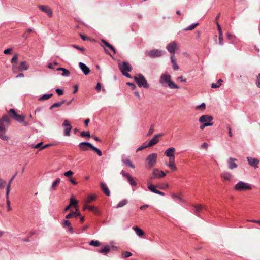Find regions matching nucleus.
I'll return each instance as SVG.
<instances>
[{
  "instance_id": "nucleus-16",
  "label": "nucleus",
  "mask_w": 260,
  "mask_h": 260,
  "mask_svg": "<svg viewBox=\"0 0 260 260\" xmlns=\"http://www.w3.org/2000/svg\"><path fill=\"white\" fill-rule=\"evenodd\" d=\"M162 136V134L155 135L147 144V146L152 147L159 142V137Z\"/></svg>"
},
{
  "instance_id": "nucleus-52",
  "label": "nucleus",
  "mask_w": 260,
  "mask_h": 260,
  "mask_svg": "<svg viewBox=\"0 0 260 260\" xmlns=\"http://www.w3.org/2000/svg\"><path fill=\"white\" fill-rule=\"evenodd\" d=\"M70 75V72L67 69H66L65 68L63 69L62 70V75L63 76H68Z\"/></svg>"
},
{
  "instance_id": "nucleus-56",
  "label": "nucleus",
  "mask_w": 260,
  "mask_h": 260,
  "mask_svg": "<svg viewBox=\"0 0 260 260\" xmlns=\"http://www.w3.org/2000/svg\"><path fill=\"white\" fill-rule=\"evenodd\" d=\"M75 214L74 213V211H71L69 214L67 215L66 216V218L69 219L72 218L73 217H74V215Z\"/></svg>"
},
{
  "instance_id": "nucleus-31",
  "label": "nucleus",
  "mask_w": 260,
  "mask_h": 260,
  "mask_svg": "<svg viewBox=\"0 0 260 260\" xmlns=\"http://www.w3.org/2000/svg\"><path fill=\"white\" fill-rule=\"evenodd\" d=\"M60 182V179L59 178L56 179V180L52 184V185L50 187V190H54L56 188V187L58 185Z\"/></svg>"
},
{
  "instance_id": "nucleus-59",
  "label": "nucleus",
  "mask_w": 260,
  "mask_h": 260,
  "mask_svg": "<svg viewBox=\"0 0 260 260\" xmlns=\"http://www.w3.org/2000/svg\"><path fill=\"white\" fill-rule=\"evenodd\" d=\"M205 107H206L205 104V103H202L200 105L198 106L196 108L197 109H202L203 110H204L205 109Z\"/></svg>"
},
{
  "instance_id": "nucleus-46",
  "label": "nucleus",
  "mask_w": 260,
  "mask_h": 260,
  "mask_svg": "<svg viewBox=\"0 0 260 260\" xmlns=\"http://www.w3.org/2000/svg\"><path fill=\"white\" fill-rule=\"evenodd\" d=\"M198 25H199V23L193 24L187 27L184 30H191L194 29Z\"/></svg>"
},
{
  "instance_id": "nucleus-19",
  "label": "nucleus",
  "mask_w": 260,
  "mask_h": 260,
  "mask_svg": "<svg viewBox=\"0 0 260 260\" xmlns=\"http://www.w3.org/2000/svg\"><path fill=\"white\" fill-rule=\"evenodd\" d=\"M79 66L85 75H86L89 73L90 70L86 64L82 62H79Z\"/></svg>"
},
{
  "instance_id": "nucleus-30",
  "label": "nucleus",
  "mask_w": 260,
  "mask_h": 260,
  "mask_svg": "<svg viewBox=\"0 0 260 260\" xmlns=\"http://www.w3.org/2000/svg\"><path fill=\"white\" fill-rule=\"evenodd\" d=\"M175 159L171 158V159H169V164H168V166L170 167L173 170H176L177 168L175 166L174 163Z\"/></svg>"
},
{
  "instance_id": "nucleus-21",
  "label": "nucleus",
  "mask_w": 260,
  "mask_h": 260,
  "mask_svg": "<svg viewBox=\"0 0 260 260\" xmlns=\"http://www.w3.org/2000/svg\"><path fill=\"white\" fill-rule=\"evenodd\" d=\"M91 144L88 142H81L79 144V147L80 150L83 151H86L88 150V148H90Z\"/></svg>"
},
{
  "instance_id": "nucleus-22",
  "label": "nucleus",
  "mask_w": 260,
  "mask_h": 260,
  "mask_svg": "<svg viewBox=\"0 0 260 260\" xmlns=\"http://www.w3.org/2000/svg\"><path fill=\"white\" fill-rule=\"evenodd\" d=\"M84 210L85 209H88L89 211L93 212L95 214H99V210L95 207L85 205L84 206L83 208Z\"/></svg>"
},
{
  "instance_id": "nucleus-42",
  "label": "nucleus",
  "mask_w": 260,
  "mask_h": 260,
  "mask_svg": "<svg viewBox=\"0 0 260 260\" xmlns=\"http://www.w3.org/2000/svg\"><path fill=\"white\" fill-rule=\"evenodd\" d=\"M89 245H91V246H95V247H98V246H100L101 243L98 240H96V241L92 240V241H91L90 242Z\"/></svg>"
},
{
  "instance_id": "nucleus-23",
  "label": "nucleus",
  "mask_w": 260,
  "mask_h": 260,
  "mask_svg": "<svg viewBox=\"0 0 260 260\" xmlns=\"http://www.w3.org/2000/svg\"><path fill=\"white\" fill-rule=\"evenodd\" d=\"M100 185L102 191L105 193L106 196H109L110 195V192L106 184L104 182H101Z\"/></svg>"
},
{
  "instance_id": "nucleus-43",
  "label": "nucleus",
  "mask_w": 260,
  "mask_h": 260,
  "mask_svg": "<svg viewBox=\"0 0 260 260\" xmlns=\"http://www.w3.org/2000/svg\"><path fill=\"white\" fill-rule=\"evenodd\" d=\"M127 180H128L129 184L131 185H132V186H136L137 185L136 182L134 181V180L133 179V178L131 176H128Z\"/></svg>"
},
{
  "instance_id": "nucleus-60",
  "label": "nucleus",
  "mask_w": 260,
  "mask_h": 260,
  "mask_svg": "<svg viewBox=\"0 0 260 260\" xmlns=\"http://www.w3.org/2000/svg\"><path fill=\"white\" fill-rule=\"evenodd\" d=\"M18 60V55L17 54H15L13 57L11 59V62L13 63L16 62Z\"/></svg>"
},
{
  "instance_id": "nucleus-20",
  "label": "nucleus",
  "mask_w": 260,
  "mask_h": 260,
  "mask_svg": "<svg viewBox=\"0 0 260 260\" xmlns=\"http://www.w3.org/2000/svg\"><path fill=\"white\" fill-rule=\"evenodd\" d=\"M193 206L194 208V214L198 216H199L200 212H201L203 209H206L205 206L202 205H193Z\"/></svg>"
},
{
  "instance_id": "nucleus-51",
  "label": "nucleus",
  "mask_w": 260,
  "mask_h": 260,
  "mask_svg": "<svg viewBox=\"0 0 260 260\" xmlns=\"http://www.w3.org/2000/svg\"><path fill=\"white\" fill-rule=\"evenodd\" d=\"M74 174L73 172L69 170L64 173V175L67 177H70Z\"/></svg>"
},
{
  "instance_id": "nucleus-18",
  "label": "nucleus",
  "mask_w": 260,
  "mask_h": 260,
  "mask_svg": "<svg viewBox=\"0 0 260 260\" xmlns=\"http://www.w3.org/2000/svg\"><path fill=\"white\" fill-rule=\"evenodd\" d=\"M247 159L249 165H250L251 166H253L255 168L257 167V165L259 163L258 159L250 157H248Z\"/></svg>"
},
{
  "instance_id": "nucleus-50",
  "label": "nucleus",
  "mask_w": 260,
  "mask_h": 260,
  "mask_svg": "<svg viewBox=\"0 0 260 260\" xmlns=\"http://www.w3.org/2000/svg\"><path fill=\"white\" fill-rule=\"evenodd\" d=\"M219 44L220 45H221V46L223 45V34L219 35Z\"/></svg>"
},
{
  "instance_id": "nucleus-57",
  "label": "nucleus",
  "mask_w": 260,
  "mask_h": 260,
  "mask_svg": "<svg viewBox=\"0 0 260 260\" xmlns=\"http://www.w3.org/2000/svg\"><path fill=\"white\" fill-rule=\"evenodd\" d=\"M256 84L258 87L260 88V74L257 76Z\"/></svg>"
},
{
  "instance_id": "nucleus-38",
  "label": "nucleus",
  "mask_w": 260,
  "mask_h": 260,
  "mask_svg": "<svg viewBox=\"0 0 260 260\" xmlns=\"http://www.w3.org/2000/svg\"><path fill=\"white\" fill-rule=\"evenodd\" d=\"M53 96L52 94H44L42 96H41L39 99V101H45L49 99V98H51Z\"/></svg>"
},
{
  "instance_id": "nucleus-55",
  "label": "nucleus",
  "mask_w": 260,
  "mask_h": 260,
  "mask_svg": "<svg viewBox=\"0 0 260 260\" xmlns=\"http://www.w3.org/2000/svg\"><path fill=\"white\" fill-rule=\"evenodd\" d=\"M154 125L153 124H152L151 126V127H150V129H149V131H148V133L147 134V136H150L152 134V133L154 132Z\"/></svg>"
},
{
  "instance_id": "nucleus-34",
  "label": "nucleus",
  "mask_w": 260,
  "mask_h": 260,
  "mask_svg": "<svg viewBox=\"0 0 260 260\" xmlns=\"http://www.w3.org/2000/svg\"><path fill=\"white\" fill-rule=\"evenodd\" d=\"M122 162L125 165L128 166L129 167H130L132 168H135L134 165L132 164V162H131V161L129 159H128V158L122 159Z\"/></svg>"
},
{
  "instance_id": "nucleus-53",
  "label": "nucleus",
  "mask_w": 260,
  "mask_h": 260,
  "mask_svg": "<svg viewBox=\"0 0 260 260\" xmlns=\"http://www.w3.org/2000/svg\"><path fill=\"white\" fill-rule=\"evenodd\" d=\"M72 46L79 50H80L81 51H82V53H84V51H85V49L83 47H80L79 46H78L77 45H72Z\"/></svg>"
},
{
  "instance_id": "nucleus-61",
  "label": "nucleus",
  "mask_w": 260,
  "mask_h": 260,
  "mask_svg": "<svg viewBox=\"0 0 260 260\" xmlns=\"http://www.w3.org/2000/svg\"><path fill=\"white\" fill-rule=\"evenodd\" d=\"M55 91H56V93L57 94H58L59 95H61L63 93V90L61 89H56L55 90Z\"/></svg>"
},
{
  "instance_id": "nucleus-24",
  "label": "nucleus",
  "mask_w": 260,
  "mask_h": 260,
  "mask_svg": "<svg viewBox=\"0 0 260 260\" xmlns=\"http://www.w3.org/2000/svg\"><path fill=\"white\" fill-rule=\"evenodd\" d=\"M7 129L0 130V138L4 141H8L9 140V137L6 134Z\"/></svg>"
},
{
  "instance_id": "nucleus-29",
  "label": "nucleus",
  "mask_w": 260,
  "mask_h": 260,
  "mask_svg": "<svg viewBox=\"0 0 260 260\" xmlns=\"http://www.w3.org/2000/svg\"><path fill=\"white\" fill-rule=\"evenodd\" d=\"M63 227H68L69 231L71 233H73L74 232L73 228L71 225V223L69 220H65L63 222Z\"/></svg>"
},
{
  "instance_id": "nucleus-63",
  "label": "nucleus",
  "mask_w": 260,
  "mask_h": 260,
  "mask_svg": "<svg viewBox=\"0 0 260 260\" xmlns=\"http://www.w3.org/2000/svg\"><path fill=\"white\" fill-rule=\"evenodd\" d=\"M126 84L127 85L129 86L130 87H131L133 90L135 89L136 87V85L134 83H132L127 82L126 83Z\"/></svg>"
},
{
  "instance_id": "nucleus-37",
  "label": "nucleus",
  "mask_w": 260,
  "mask_h": 260,
  "mask_svg": "<svg viewBox=\"0 0 260 260\" xmlns=\"http://www.w3.org/2000/svg\"><path fill=\"white\" fill-rule=\"evenodd\" d=\"M127 203H128L127 200L126 199H124V200H122L121 201H120L117 204L116 208H118L122 207L124 206V205H125L126 204H127Z\"/></svg>"
},
{
  "instance_id": "nucleus-5",
  "label": "nucleus",
  "mask_w": 260,
  "mask_h": 260,
  "mask_svg": "<svg viewBox=\"0 0 260 260\" xmlns=\"http://www.w3.org/2000/svg\"><path fill=\"white\" fill-rule=\"evenodd\" d=\"M157 158V154L156 153L149 155L146 158V161L147 162L146 167L148 169H150L153 167L156 162Z\"/></svg>"
},
{
  "instance_id": "nucleus-49",
  "label": "nucleus",
  "mask_w": 260,
  "mask_h": 260,
  "mask_svg": "<svg viewBox=\"0 0 260 260\" xmlns=\"http://www.w3.org/2000/svg\"><path fill=\"white\" fill-rule=\"evenodd\" d=\"M33 31V30L31 28H29L26 32H25L23 35V37L27 38H28V34L29 33H31Z\"/></svg>"
},
{
  "instance_id": "nucleus-3",
  "label": "nucleus",
  "mask_w": 260,
  "mask_h": 260,
  "mask_svg": "<svg viewBox=\"0 0 260 260\" xmlns=\"http://www.w3.org/2000/svg\"><path fill=\"white\" fill-rule=\"evenodd\" d=\"M134 80L139 87H143L145 89H148L149 87V85L142 74H139L137 76H135Z\"/></svg>"
},
{
  "instance_id": "nucleus-26",
  "label": "nucleus",
  "mask_w": 260,
  "mask_h": 260,
  "mask_svg": "<svg viewBox=\"0 0 260 260\" xmlns=\"http://www.w3.org/2000/svg\"><path fill=\"white\" fill-rule=\"evenodd\" d=\"M133 229L135 231L136 234L142 237L144 235V231L138 226H134Z\"/></svg>"
},
{
  "instance_id": "nucleus-40",
  "label": "nucleus",
  "mask_w": 260,
  "mask_h": 260,
  "mask_svg": "<svg viewBox=\"0 0 260 260\" xmlns=\"http://www.w3.org/2000/svg\"><path fill=\"white\" fill-rule=\"evenodd\" d=\"M96 199V196L92 194H90L88 196L87 199L86 200L87 203H91L93 201H94Z\"/></svg>"
},
{
  "instance_id": "nucleus-28",
  "label": "nucleus",
  "mask_w": 260,
  "mask_h": 260,
  "mask_svg": "<svg viewBox=\"0 0 260 260\" xmlns=\"http://www.w3.org/2000/svg\"><path fill=\"white\" fill-rule=\"evenodd\" d=\"M28 69V66L26 61L21 62L19 67V71H22L23 70H27Z\"/></svg>"
},
{
  "instance_id": "nucleus-13",
  "label": "nucleus",
  "mask_w": 260,
  "mask_h": 260,
  "mask_svg": "<svg viewBox=\"0 0 260 260\" xmlns=\"http://www.w3.org/2000/svg\"><path fill=\"white\" fill-rule=\"evenodd\" d=\"M220 176L225 181H231L233 178L232 174L228 171L223 172L221 174Z\"/></svg>"
},
{
  "instance_id": "nucleus-17",
  "label": "nucleus",
  "mask_w": 260,
  "mask_h": 260,
  "mask_svg": "<svg viewBox=\"0 0 260 260\" xmlns=\"http://www.w3.org/2000/svg\"><path fill=\"white\" fill-rule=\"evenodd\" d=\"M213 120V117L211 116L205 115H202L199 118V122L201 123H211V121Z\"/></svg>"
},
{
  "instance_id": "nucleus-62",
  "label": "nucleus",
  "mask_w": 260,
  "mask_h": 260,
  "mask_svg": "<svg viewBox=\"0 0 260 260\" xmlns=\"http://www.w3.org/2000/svg\"><path fill=\"white\" fill-rule=\"evenodd\" d=\"M216 25H217V28H218V32H219V35L222 34V31L220 25H219V23L218 22H216Z\"/></svg>"
},
{
  "instance_id": "nucleus-9",
  "label": "nucleus",
  "mask_w": 260,
  "mask_h": 260,
  "mask_svg": "<svg viewBox=\"0 0 260 260\" xmlns=\"http://www.w3.org/2000/svg\"><path fill=\"white\" fill-rule=\"evenodd\" d=\"M152 175V176L150 178L151 179L155 178H161L166 175V173L164 171L159 170L157 168H155L153 170Z\"/></svg>"
},
{
  "instance_id": "nucleus-47",
  "label": "nucleus",
  "mask_w": 260,
  "mask_h": 260,
  "mask_svg": "<svg viewBox=\"0 0 260 260\" xmlns=\"http://www.w3.org/2000/svg\"><path fill=\"white\" fill-rule=\"evenodd\" d=\"M148 188L151 191L154 193H155V191L157 190L153 185L150 184V183H149Z\"/></svg>"
},
{
  "instance_id": "nucleus-8",
  "label": "nucleus",
  "mask_w": 260,
  "mask_h": 260,
  "mask_svg": "<svg viewBox=\"0 0 260 260\" xmlns=\"http://www.w3.org/2000/svg\"><path fill=\"white\" fill-rule=\"evenodd\" d=\"M166 48L171 55H174L176 51L179 49V47L176 42H172L168 44Z\"/></svg>"
},
{
  "instance_id": "nucleus-39",
  "label": "nucleus",
  "mask_w": 260,
  "mask_h": 260,
  "mask_svg": "<svg viewBox=\"0 0 260 260\" xmlns=\"http://www.w3.org/2000/svg\"><path fill=\"white\" fill-rule=\"evenodd\" d=\"M110 247L109 246L107 245V246H105L103 248L101 249L99 251V252L106 254L110 251Z\"/></svg>"
},
{
  "instance_id": "nucleus-4",
  "label": "nucleus",
  "mask_w": 260,
  "mask_h": 260,
  "mask_svg": "<svg viewBox=\"0 0 260 260\" xmlns=\"http://www.w3.org/2000/svg\"><path fill=\"white\" fill-rule=\"evenodd\" d=\"M234 188L237 191H242L251 190L252 187L248 183L243 181H239L235 185Z\"/></svg>"
},
{
  "instance_id": "nucleus-35",
  "label": "nucleus",
  "mask_w": 260,
  "mask_h": 260,
  "mask_svg": "<svg viewBox=\"0 0 260 260\" xmlns=\"http://www.w3.org/2000/svg\"><path fill=\"white\" fill-rule=\"evenodd\" d=\"M9 193L6 192V203L7 205V210L8 211H10L12 210L11 207H10V201L9 199Z\"/></svg>"
},
{
  "instance_id": "nucleus-48",
  "label": "nucleus",
  "mask_w": 260,
  "mask_h": 260,
  "mask_svg": "<svg viewBox=\"0 0 260 260\" xmlns=\"http://www.w3.org/2000/svg\"><path fill=\"white\" fill-rule=\"evenodd\" d=\"M213 125V123H205L200 126V129L201 130H203L205 127L208 126H212Z\"/></svg>"
},
{
  "instance_id": "nucleus-54",
  "label": "nucleus",
  "mask_w": 260,
  "mask_h": 260,
  "mask_svg": "<svg viewBox=\"0 0 260 260\" xmlns=\"http://www.w3.org/2000/svg\"><path fill=\"white\" fill-rule=\"evenodd\" d=\"M81 136L82 137H90V133L89 132L83 131L81 133Z\"/></svg>"
},
{
  "instance_id": "nucleus-7",
  "label": "nucleus",
  "mask_w": 260,
  "mask_h": 260,
  "mask_svg": "<svg viewBox=\"0 0 260 260\" xmlns=\"http://www.w3.org/2000/svg\"><path fill=\"white\" fill-rule=\"evenodd\" d=\"M118 67L121 73L131 72L132 70V66L127 62L122 61L118 63Z\"/></svg>"
},
{
  "instance_id": "nucleus-10",
  "label": "nucleus",
  "mask_w": 260,
  "mask_h": 260,
  "mask_svg": "<svg viewBox=\"0 0 260 260\" xmlns=\"http://www.w3.org/2000/svg\"><path fill=\"white\" fill-rule=\"evenodd\" d=\"M62 126L64 127V135L69 136L70 135V131L72 128L70 121L67 119H65L62 124Z\"/></svg>"
},
{
  "instance_id": "nucleus-58",
  "label": "nucleus",
  "mask_w": 260,
  "mask_h": 260,
  "mask_svg": "<svg viewBox=\"0 0 260 260\" xmlns=\"http://www.w3.org/2000/svg\"><path fill=\"white\" fill-rule=\"evenodd\" d=\"M6 184L5 181L3 180L0 178V188L3 189Z\"/></svg>"
},
{
  "instance_id": "nucleus-27",
  "label": "nucleus",
  "mask_w": 260,
  "mask_h": 260,
  "mask_svg": "<svg viewBox=\"0 0 260 260\" xmlns=\"http://www.w3.org/2000/svg\"><path fill=\"white\" fill-rule=\"evenodd\" d=\"M101 42L103 44V45H105V46L107 47L110 49H111L112 51H113L114 53H116V50H115V48L110 43L107 42L105 40H102ZM102 45L103 46V45Z\"/></svg>"
},
{
  "instance_id": "nucleus-44",
  "label": "nucleus",
  "mask_w": 260,
  "mask_h": 260,
  "mask_svg": "<svg viewBox=\"0 0 260 260\" xmlns=\"http://www.w3.org/2000/svg\"><path fill=\"white\" fill-rule=\"evenodd\" d=\"M132 255V253H131L130 252H128V251H125L122 253V257L124 258L129 257L131 256Z\"/></svg>"
},
{
  "instance_id": "nucleus-2",
  "label": "nucleus",
  "mask_w": 260,
  "mask_h": 260,
  "mask_svg": "<svg viewBox=\"0 0 260 260\" xmlns=\"http://www.w3.org/2000/svg\"><path fill=\"white\" fill-rule=\"evenodd\" d=\"M9 115L13 117L15 120L20 123H23L24 126H27L28 124V122L25 121V116L22 115H19L16 113L15 110L13 109H11L9 111Z\"/></svg>"
},
{
  "instance_id": "nucleus-45",
  "label": "nucleus",
  "mask_w": 260,
  "mask_h": 260,
  "mask_svg": "<svg viewBox=\"0 0 260 260\" xmlns=\"http://www.w3.org/2000/svg\"><path fill=\"white\" fill-rule=\"evenodd\" d=\"M43 142H41L39 143H38L37 144L35 145H32V148H34V149H38L39 148L40 150H41V148L43 146Z\"/></svg>"
},
{
  "instance_id": "nucleus-6",
  "label": "nucleus",
  "mask_w": 260,
  "mask_h": 260,
  "mask_svg": "<svg viewBox=\"0 0 260 260\" xmlns=\"http://www.w3.org/2000/svg\"><path fill=\"white\" fill-rule=\"evenodd\" d=\"M10 123V118L7 115H4L0 118V130L7 129Z\"/></svg>"
},
{
  "instance_id": "nucleus-25",
  "label": "nucleus",
  "mask_w": 260,
  "mask_h": 260,
  "mask_svg": "<svg viewBox=\"0 0 260 260\" xmlns=\"http://www.w3.org/2000/svg\"><path fill=\"white\" fill-rule=\"evenodd\" d=\"M171 60L174 70H177L179 69V66L177 64L176 60L174 55H171Z\"/></svg>"
},
{
  "instance_id": "nucleus-41",
  "label": "nucleus",
  "mask_w": 260,
  "mask_h": 260,
  "mask_svg": "<svg viewBox=\"0 0 260 260\" xmlns=\"http://www.w3.org/2000/svg\"><path fill=\"white\" fill-rule=\"evenodd\" d=\"M78 201L77 200H75L74 198L72 197L70 199V206H74L75 207H76L77 204H78Z\"/></svg>"
},
{
  "instance_id": "nucleus-15",
  "label": "nucleus",
  "mask_w": 260,
  "mask_h": 260,
  "mask_svg": "<svg viewBox=\"0 0 260 260\" xmlns=\"http://www.w3.org/2000/svg\"><path fill=\"white\" fill-rule=\"evenodd\" d=\"M236 161H237V159L236 158L230 157L228 159V165L230 169L233 170L237 167L238 165L235 162Z\"/></svg>"
},
{
  "instance_id": "nucleus-64",
  "label": "nucleus",
  "mask_w": 260,
  "mask_h": 260,
  "mask_svg": "<svg viewBox=\"0 0 260 260\" xmlns=\"http://www.w3.org/2000/svg\"><path fill=\"white\" fill-rule=\"evenodd\" d=\"M201 148L202 149H205L206 150H207L208 149V144L206 143H203L201 145Z\"/></svg>"
},
{
  "instance_id": "nucleus-12",
  "label": "nucleus",
  "mask_w": 260,
  "mask_h": 260,
  "mask_svg": "<svg viewBox=\"0 0 260 260\" xmlns=\"http://www.w3.org/2000/svg\"><path fill=\"white\" fill-rule=\"evenodd\" d=\"M146 53L149 57L152 58L159 57L162 55V51L158 49H153L147 52Z\"/></svg>"
},
{
  "instance_id": "nucleus-1",
  "label": "nucleus",
  "mask_w": 260,
  "mask_h": 260,
  "mask_svg": "<svg viewBox=\"0 0 260 260\" xmlns=\"http://www.w3.org/2000/svg\"><path fill=\"white\" fill-rule=\"evenodd\" d=\"M159 83L165 87H169L171 89L179 88L178 86L171 81V76L167 73L161 75Z\"/></svg>"
},
{
  "instance_id": "nucleus-36",
  "label": "nucleus",
  "mask_w": 260,
  "mask_h": 260,
  "mask_svg": "<svg viewBox=\"0 0 260 260\" xmlns=\"http://www.w3.org/2000/svg\"><path fill=\"white\" fill-rule=\"evenodd\" d=\"M222 82H223V81H222V79L218 80L217 83H212L211 84V88H217L221 86V83Z\"/></svg>"
},
{
  "instance_id": "nucleus-33",
  "label": "nucleus",
  "mask_w": 260,
  "mask_h": 260,
  "mask_svg": "<svg viewBox=\"0 0 260 260\" xmlns=\"http://www.w3.org/2000/svg\"><path fill=\"white\" fill-rule=\"evenodd\" d=\"M17 173L16 172L13 176V177L11 178V179L10 180V181H9V183H8V184L7 186V189H6V192L7 193H10V187H11V184L12 183V182H13V179L15 178V177H16V176L17 175Z\"/></svg>"
},
{
  "instance_id": "nucleus-11",
  "label": "nucleus",
  "mask_w": 260,
  "mask_h": 260,
  "mask_svg": "<svg viewBox=\"0 0 260 260\" xmlns=\"http://www.w3.org/2000/svg\"><path fill=\"white\" fill-rule=\"evenodd\" d=\"M38 7L40 10L46 13L49 17L51 18L53 16L52 11L49 6L46 5H39Z\"/></svg>"
},
{
  "instance_id": "nucleus-14",
  "label": "nucleus",
  "mask_w": 260,
  "mask_h": 260,
  "mask_svg": "<svg viewBox=\"0 0 260 260\" xmlns=\"http://www.w3.org/2000/svg\"><path fill=\"white\" fill-rule=\"evenodd\" d=\"M175 149L174 147H170L167 149L165 152V155L169 157V159H175L174 153L175 152Z\"/></svg>"
},
{
  "instance_id": "nucleus-32",
  "label": "nucleus",
  "mask_w": 260,
  "mask_h": 260,
  "mask_svg": "<svg viewBox=\"0 0 260 260\" xmlns=\"http://www.w3.org/2000/svg\"><path fill=\"white\" fill-rule=\"evenodd\" d=\"M65 103V101L64 100H62V101L61 102H57V103H55L54 104H53V105H52L50 107V110H52V109L54 108H57V107H60L63 104H64Z\"/></svg>"
}]
</instances>
